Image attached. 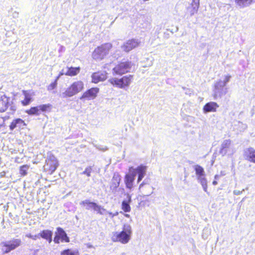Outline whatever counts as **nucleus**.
<instances>
[{
	"label": "nucleus",
	"instance_id": "obj_33",
	"mask_svg": "<svg viewBox=\"0 0 255 255\" xmlns=\"http://www.w3.org/2000/svg\"><path fill=\"white\" fill-rule=\"evenodd\" d=\"M29 166L27 165H24L20 167L19 173L21 175L24 176L27 174V170L28 169Z\"/></svg>",
	"mask_w": 255,
	"mask_h": 255
},
{
	"label": "nucleus",
	"instance_id": "obj_31",
	"mask_svg": "<svg viewBox=\"0 0 255 255\" xmlns=\"http://www.w3.org/2000/svg\"><path fill=\"white\" fill-rule=\"evenodd\" d=\"M26 113L29 115H39L40 114L38 106L31 108L29 110L26 111Z\"/></svg>",
	"mask_w": 255,
	"mask_h": 255
},
{
	"label": "nucleus",
	"instance_id": "obj_27",
	"mask_svg": "<svg viewBox=\"0 0 255 255\" xmlns=\"http://www.w3.org/2000/svg\"><path fill=\"white\" fill-rule=\"evenodd\" d=\"M197 180L199 183L202 185L203 190L205 192H207V181L205 176H199Z\"/></svg>",
	"mask_w": 255,
	"mask_h": 255
},
{
	"label": "nucleus",
	"instance_id": "obj_2",
	"mask_svg": "<svg viewBox=\"0 0 255 255\" xmlns=\"http://www.w3.org/2000/svg\"><path fill=\"white\" fill-rule=\"evenodd\" d=\"M84 83L81 81L73 82L64 92H62L60 96L62 98L71 97L82 91L84 89Z\"/></svg>",
	"mask_w": 255,
	"mask_h": 255
},
{
	"label": "nucleus",
	"instance_id": "obj_5",
	"mask_svg": "<svg viewBox=\"0 0 255 255\" xmlns=\"http://www.w3.org/2000/svg\"><path fill=\"white\" fill-rule=\"evenodd\" d=\"M132 80V76H124L121 79L111 78L109 80V82L114 86H116L120 88H124L126 86H128L130 84Z\"/></svg>",
	"mask_w": 255,
	"mask_h": 255
},
{
	"label": "nucleus",
	"instance_id": "obj_1",
	"mask_svg": "<svg viewBox=\"0 0 255 255\" xmlns=\"http://www.w3.org/2000/svg\"><path fill=\"white\" fill-rule=\"evenodd\" d=\"M131 232V226L128 224H125L122 232L114 233L112 237V240L114 242H119L124 244H127L130 239Z\"/></svg>",
	"mask_w": 255,
	"mask_h": 255
},
{
	"label": "nucleus",
	"instance_id": "obj_51",
	"mask_svg": "<svg viewBox=\"0 0 255 255\" xmlns=\"http://www.w3.org/2000/svg\"><path fill=\"white\" fill-rule=\"evenodd\" d=\"M214 178H215V179L217 180V179H219V176L218 175H216L215 176V177H214Z\"/></svg>",
	"mask_w": 255,
	"mask_h": 255
},
{
	"label": "nucleus",
	"instance_id": "obj_36",
	"mask_svg": "<svg viewBox=\"0 0 255 255\" xmlns=\"http://www.w3.org/2000/svg\"><path fill=\"white\" fill-rule=\"evenodd\" d=\"M93 209L94 210V211L97 212L98 213H99L101 215L103 214V213L102 212V210H103V211L105 210L101 206H99V205H97V204H96V205Z\"/></svg>",
	"mask_w": 255,
	"mask_h": 255
},
{
	"label": "nucleus",
	"instance_id": "obj_43",
	"mask_svg": "<svg viewBox=\"0 0 255 255\" xmlns=\"http://www.w3.org/2000/svg\"><path fill=\"white\" fill-rule=\"evenodd\" d=\"M244 191V189H243L242 191H240V190H235L234 191V194L235 195H240L243 191Z\"/></svg>",
	"mask_w": 255,
	"mask_h": 255
},
{
	"label": "nucleus",
	"instance_id": "obj_29",
	"mask_svg": "<svg viewBox=\"0 0 255 255\" xmlns=\"http://www.w3.org/2000/svg\"><path fill=\"white\" fill-rule=\"evenodd\" d=\"M23 94L25 97L24 100L22 101V104L24 106L28 105L31 100L30 95L26 91H23Z\"/></svg>",
	"mask_w": 255,
	"mask_h": 255
},
{
	"label": "nucleus",
	"instance_id": "obj_48",
	"mask_svg": "<svg viewBox=\"0 0 255 255\" xmlns=\"http://www.w3.org/2000/svg\"><path fill=\"white\" fill-rule=\"evenodd\" d=\"M38 250H35L32 254V255H37Z\"/></svg>",
	"mask_w": 255,
	"mask_h": 255
},
{
	"label": "nucleus",
	"instance_id": "obj_39",
	"mask_svg": "<svg viewBox=\"0 0 255 255\" xmlns=\"http://www.w3.org/2000/svg\"><path fill=\"white\" fill-rule=\"evenodd\" d=\"M59 76H58L55 80V81L53 83H52L49 86L48 89L52 90L55 88L57 86V80L59 79Z\"/></svg>",
	"mask_w": 255,
	"mask_h": 255
},
{
	"label": "nucleus",
	"instance_id": "obj_4",
	"mask_svg": "<svg viewBox=\"0 0 255 255\" xmlns=\"http://www.w3.org/2000/svg\"><path fill=\"white\" fill-rule=\"evenodd\" d=\"M235 152V149L234 146L232 144V141L230 139L224 140L221 145L219 153L225 156L228 155L232 156Z\"/></svg>",
	"mask_w": 255,
	"mask_h": 255
},
{
	"label": "nucleus",
	"instance_id": "obj_9",
	"mask_svg": "<svg viewBox=\"0 0 255 255\" xmlns=\"http://www.w3.org/2000/svg\"><path fill=\"white\" fill-rule=\"evenodd\" d=\"M99 92V89L98 88H92L84 92L80 98V99L81 100H93L97 97V95Z\"/></svg>",
	"mask_w": 255,
	"mask_h": 255
},
{
	"label": "nucleus",
	"instance_id": "obj_37",
	"mask_svg": "<svg viewBox=\"0 0 255 255\" xmlns=\"http://www.w3.org/2000/svg\"><path fill=\"white\" fill-rule=\"evenodd\" d=\"M92 171V168L91 166L87 167L85 170L83 172V174H86L87 176L90 177L91 176V173Z\"/></svg>",
	"mask_w": 255,
	"mask_h": 255
},
{
	"label": "nucleus",
	"instance_id": "obj_47",
	"mask_svg": "<svg viewBox=\"0 0 255 255\" xmlns=\"http://www.w3.org/2000/svg\"><path fill=\"white\" fill-rule=\"evenodd\" d=\"M109 214L112 216V217H114L118 215V213L117 212L116 214H113L111 212H109Z\"/></svg>",
	"mask_w": 255,
	"mask_h": 255
},
{
	"label": "nucleus",
	"instance_id": "obj_53",
	"mask_svg": "<svg viewBox=\"0 0 255 255\" xmlns=\"http://www.w3.org/2000/svg\"><path fill=\"white\" fill-rule=\"evenodd\" d=\"M255 2V0H253V2Z\"/></svg>",
	"mask_w": 255,
	"mask_h": 255
},
{
	"label": "nucleus",
	"instance_id": "obj_23",
	"mask_svg": "<svg viewBox=\"0 0 255 255\" xmlns=\"http://www.w3.org/2000/svg\"><path fill=\"white\" fill-rule=\"evenodd\" d=\"M8 99L3 96L0 99V111L1 112H4L8 107Z\"/></svg>",
	"mask_w": 255,
	"mask_h": 255
},
{
	"label": "nucleus",
	"instance_id": "obj_41",
	"mask_svg": "<svg viewBox=\"0 0 255 255\" xmlns=\"http://www.w3.org/2000/svg\"><path fill=\"white\" fill-rule=\"evenodd\" d=\"M120 187H115L113 188L112 187H110V190L112 193L114 194V195L116 193V191H117V189H118Z\"/></svg>",
	"mask_w": 255,
	"mask_h": 255
},
{
	"label": "nucleus",
	"instance_id": "obj_30",
	"mask_svg": "<svg viewBox=\"0 0 255 255\" xmlns=\"http://www.w3.org/2000/svg\"><path fill=\"white\" fill-rule=\"evenodd\" d=\"M96 204V203L90 202L88 200H85L84 201H82L80 203V205H87V207L86 208L87 210H89L91 208L94 209Z\"/></svg>",
	"mask_w": 255,
	"mask_h": 255
},
{
	"label": "nucleus",
	"instance_id": "obj_19",
	"mask_svg": "<svg viewBox=\"0 0 255 255\" xmlns=\"http://www.w3.org/2000/svg\"><path fill=\"white\" fill-rule=\"evenodd\" d=\"M231 78V76L228 75L224 76V78L223 80H219L215 83L214 86H216L217 88H225V87L226 84L230 81V79Z\"/></svg>",
	"mask_w": 255,
	"mask_h": 255
},
{
	"label": "nucleus",
	"instance_id": "obj_38",
	"mask_svg": "<svg viewBox=\"0 0 255 255\" xmlns=\"http://www.w3.org/2000/svg\"><path fill=\"white\" fill-rule=\"evenodd\" d=\"M27 238H31L34 240H36L37 239H39V234L35 235H32L31 234H27L25 235Z\"/></svg>",
	"mask_w": 255,
	"mask_h": 255
},
{
	"label": "nucleus",
	"instance_id": "obj_17",
	"mask_svg": "<svg viewBox=\"0 0 255 255\" xmlns=\"http://www.w3.org/2000/svg\"><path fill=\"white\" fill-rule=\"evenodd\" d=\"M25 125L24 121L21 119H16L12 121L9 126V128L11 130H13L15 128H23Z\"/></svg>",
	"mask_w": 255,
	"mask_h": 255
},
{
	"label": "nucleus",
	"instance_id": "obj_21",
	"mask_svg": "<svg viewBox=\"0 0 255 255\" xmlns=\"http://www.w3.org/2000/svg\"><path fill=\"white\" fill-rule=\"evenodd\" d=\"M245 153L249 160L255 163V149L249 148L245 150Z\"/></svg>",
	"mask_w": 255,
	"mask_h": 255
},
{
	"label": "nucleus",
	"instance_id": "obj_45",
	"mask_svg": "<svg viewBox=\"0 0 255 255\" xmlns=\"http://www.w3.org/2000/svg\"><path fill=\"white\" fill-rule=\"evenodd\" d=\"M5 172L3 171L0 173V177H3L5 176Z\"/></svg>",
	"mask_w": 255,
	"mask_h": 255
},
{
	"label": "nucleus",
	"instance_id": "obj_15",
	"mask_svg": "<svg viewBox=\"0 0 255 255\" xmlns=\"http://www.w3.org/2000/svg\"><path fill=\"white\" fill-rule=\"evenodd\" d=\"M219 107L218 105L213 102H211L207 103L203 107V112L204 113L209 112H215L216 109Z\"/></svg>",
	"mask_w": 255,
	"mask_h": 255
},
{
	"label": "nucleus",
	"instance_id": "obj_18",
	"mask_svg": "<svg viewBox=\"0 0 255 255\" xmlns=\"http://www.w3.org/2000/svg\"><path fill=\"white\" fill-rule=\"evenodd\" d=\"M121 180V176L118 173H115L110 183V187H112L113 188L119 187Z\"/></svg>",
	"mask_w": 255,
	"mask_h": 255
},
{
	"label": "nucleus",
	"instance_id": "obj_14",
	"mask_svg": "<svg viewBox=\"0 0 255 255\" xmlns=\"http://www.w3.org/2000/svg\"><path fill=\"white\" fill-rule=\"evenodd\" d=\"M146 166L142 165H139L135 168H133L134 171L135 172L136 175L138 174L137 182L139 183L144 177L146 171Z\"/></svg>",
	"mask_w": 255,
	"mask_h": 255
},
{
	"label": "nucleus",
	"instance_id": "obj_52",
	"mask_svg": "<svg viewBox=\"0 0 255 255\" xmlns=\"http://www.w3.org/2000/svg\"><path fill=\"white\" fill-rule=\"evenodd\" d=\"M126 217H128V216H129V215H126Z\"/></svg>",
	"mask_w": 255,
	"mask_h": 255
},
{
	"label": "nucleus",
	"instance_id": "obj_26",
	"mask_svg": "<svg viewBox=\"0 0 255 255\" xmlns=\"http://www.w3.org/2000/svg\"><path fill=\"white\" fill-rule=\"evenodd\" d=\"M194 169L196 172V174L197 176V178L199 176H205V173L204 171V169L203 168L199 165H196L194 166Z\"/></svg>",
	"mask_w": 255,
	"mask_h": 255
},
{
	"label": "nucleus",
	"instance_id": "obj_50",
	"mask_svg": "<svg viewBox=\"0 0 255 255\" xmlns=\"http://www.w3.org/2000/svg\"><path fill=\"white\" fill-rule=\"evenodd\" d=\"M218 184V182L217 181L215 180L213 182V184L214 185H216Z\"/></svg>",
	"mask_w": 255,
	"mask_h": 255
},
{
	"label": "nucleus",
	"instance_id": "obj_16",
	"mask_svg": "<svg viewBox=\"0 0 255 255\" xmlns=\"http://www.w3.org/2000/svg\"><path fill=\"white\" fill-rule=\"evenodd\" d=\"M227 92V88H217L216 86H214V97L215 99H217L218 97L221 98L223 96L225 95Z\"/></svg>",
	"mask_w": 255,
	"mask_h": 255
},
{
	"label": "nucleus",
	"instance_id": "obj_44",
	"mask_svg": "<svg viewBox=\"0 0 255 255\" xmlns=\"http://www.w3.org/2000/svg\"><path fill=\"white\" fill-rule=\"evenodd\" d=\"M186 91L185 92V94H191L192 91L190 89H186Z\"/></svg>",
	"mask_w": 255,
	"mask_h": 255
},
{
	"label": "nucleus",
	"instance_id": "obj_24",
	"mask_svg": "<svg viewBox=\"0 0 255 255\" xmlns=\"http://www.w3.org/2000/svg\"><path fill=\"white\" fill-rule=\"evenodd\" d=\"M80 71V68L71 67L68 68L67 72L65 73L66 75L70 76H74L77 75Z\"/></svg>",
	"mask_w": 255,
	"mask_h": 255
},
{
	"label": "nucleus",
	"instance_id": "obj_8",
	"mask_svg": "<svg viewBox=\"0 0 255 255\" xmlns=\"http://www.w3.org/2000/svg\"><path fill=\"white\" fill-rule=\"evenodd\" d=\"M58 165L56 158L53 155H50L46 160L45 165L47 169L52 173L57 168Z\"/></svg>",
	"mask_w": 255,
	"mask_h": 255
},
{
	"label": "nucleus",
	"instance_id": "obj_7",
	"mask_svg": "<svg viewBox=\"0 0 255 255\" xmlns=\"http://www.w3.org/2000/svg\"><path fill=\"white\" fill-rule=\"evenodd\" d=\"M131 66L130 62H121L113 68L114 72L117 75H122L128 72Z\"/></svg>",
	"mask_w": 255,
	"mask_h": 255
},
{
	"label": "nucleus",
	"instance_id": "obj_42",
	"mask_svg": "<svg viewBox=\"0 0 255 255\" xmlns=\"http://www.w3.org/2000/svg\"><path fill=\"white\" fill-rule=\"evenodd\" d=\"M95 147H96L97 149H99V150H102V151H105V150H106L107 149V147H104V148H103V147H102V146H101V145H95Z\"/></svg>",
	"mask_w": 255,
	"mask_h": 255
},
{
	"label": "nucleus",
	"instance_id": "obj_11",
	"mask_svg": "<svg viewBox=\"0 0 255 255\" xmlns=\"http://www.w3.org/2000/svg\"><path fill=\"white\" fill-rule=\"evenodd\" d=\"M140 43V41L138 39H132L126 42L122 48L124 51L129 52L132 49L138 47Z\"/></svg>",
	"mask_w": 255,
	"mask_h": 255
},
{
	"label": "nucleus",
	"instance_id": "obj_20",
	"mask_svg": "<svg viewBox=\"0 0 255 255\" xmlns=\"http://www.w3.org/2000/svg\"><path fill=\"white\" fill-rule=\"evenodd\" d=\"M127 199L128 200H125L122 202V209L125 212H129L130 211V207L129 206V203L131 201V196L127 194Z\"/></svg>",
	"mask_w": 255,
	"mask_h": 255
},
{
	"label": "nucleus",
	"instance_id": "obj_22",
	"mask_svg": "<svg viewBox=\"0 0 255 255\" xmlns=\"http://www.w3.org/2000/svg\"><path fill=\"white\" fill-rule=\"evenodd\" d=\"M57 231L58 235L59 236L60 239H61L62 242L64 241L66 243L70 242L69 237L67 236V234L62 228L58 227L57 228Z\"/></svg>",
	"mask_w": 255,
	"mask_h": 255
},
{
	"label": "nucleus",
	"instance_id": "obj_35",
	"mask_svg": "<svg viewBox=\"0 0 255 255\" xmlns=\"http://www.w3.org/2000/svg\"><path fill=\"white\" fill-rule=\"evenodd\" d=\"M50 106L51 105L50 104L40 105L38 106L39 111L40 112V111H41L42 112H45L50 108Z\"/></svg>",
	"mask_w": 255,
	"mask_h": 255
},
{
	"label": "nucleus",
	"instance_id": "obj_40",
	"mask_svg": "<svg viewBox=\"0 0 255 255\" xmlns=\"http://www.w3.org/2000/svg\"><path fill=\"white\" fill-rule=\"evenodd\" d=\"M60 239V238L58 235V234H57L54 238V243L56 244H59Z\"/></svg>",
	"mask_w": 255,
	"mask_h": 255
},
{
	"label": "nucleus",
	"instance_id": "obj_3",
	"mask_svg": "<svg viewBox=\"0 0 255 255\" xmlns=\"http://www.w3.org/2000/svg\"><path fill=\"white\" fill-rule=\"evenodd\" d=\"M112 47V44L110 43H107L102 45L96 48L92 53L93 59L96 60L100 61L109 53L110 50Z\"/></svg>",
	"mask_w": 255,
	"mask_h": 255
},
{
	"label": "nucleus",
	"instance_id": "obj_49",
	"mask_svg": "<svg viewBox=\"0 0 255 255\" xmlns=\"http://www.w3.org/2000/svg\"><path fill=\"white\" fill-rule=\"evenodd\" d=\"M145 184L144 181H143L142 183H141L139 185V189L141 188V187Z\"/></svg>",
	"mask_w": 255,
	"mask_h": 255
},
{
	"label": "nucleus",
	"instance_id": "obj_46",
	"mask_svg": "<svg viewBox=\"0 0 255 255\" xmlns=\"http://www.w3.org/2000/svg\"><path fill=\"white\" fill-rule=\"evenodd\" d=\"M52 236H50V237L46 239L48 241L49 243H51L52 241Z\"/></svg>",
	"mask_w": 255,
	"mask_h": 255
},
{
	"label": "nucleus",
	"instance_id": "obj_10",
	"mask_svg": "<svg viewBox=\"0 0 255 255\" xmlns=\"http://www.w3.org/2000/svg\"><path fill=\"white\" fill-rule=\"evenodd\" d=\"M133 170V167H131L129 169V173L125 176V184L127 188L131 189L133 187V182L135 179L136 173Z\"/></svg>",
	"mask_w": 255,
	"mask_h": 255
},
{
	"label": "nucleus",
	"instance_id": "obj_34",
	"mask_svg": "<svg viewBox=\"0 0 255 255\" xmlns=\"http://www.w3.org/2000/svg\"><path fill=\"white\" fill-rule=\"evenodd\" d=\"M125 193V189L123 188H119L116 191V193L114 195L115 197H121Z\"/></svg>",
	"mask_w": 255,
	"mask_h": 255
},
{
	"label": "nucleus",
	"instance_id": "obj_28",
	"mask_svg": "<svg viewBox=\"0 0 255 255\" xmlns=\"http://www.w3.org/2000/svg\"><path fill=\"white\" fill-rule=\"evenodd\" d=\"M53 233L48 230H43L41 233H39V238L40 237L44 239H47L50 236H52Z\"/></svg>",
	"mask_w": 255,
	"mask_h": 255
},
{
	"label": "nucleus",
	"instance_id": "obj_32",
	"mask_svg": "<svg viewBox=\"0 0 255 255\" xmlns=\"http://www.w3.org/2000/svg\"><path fill=\"white\" fill-rule=\"evenodd\" d=\"M61 255H79L78 253L72 251L69 249L64 250L61 253Z\"/></svg>",
	"mask_w": 255,
	"mask_h": 255
},
{
	"label": "nucleus",
	"instance_id": "obj_12",
	"mask_svg": "<svg viewBox=\"0 0 255 255\" xmlns=\"http://www.w3.org/2000/svg\"><path fill=\"white\" fill-rule=\"evenodd\" d=\"M107 78V73L105 72H95L92 75V82L94 83H98L100 81H104Z\"/></svg>",
	"mask_w": 255,
	"mask_h": 255
},
{
	"label": "nucleus",
	"instance_id": "obj_13",
	"mask_svg": "<svg viewBox=\"0 0 255 255\" xmlns=\"http://www.w3.org/2000/svg\"><path fill=\"white\" fill-rule=\"evenodd\" d=\"M199 5L200 0H192L190 5L187 7V10L190 13L191 16L197 12Z\"/></svg>",
	"mask_w": 255,
	"mask_h": 255
},
{
	"label": "nucleus",
	"instance_id": "obj_25",
	"mask_svg": "<svg viewBox=\"0 0 255 255\" xmlns=\"http://www.w3.org/2000/svg\"><path fill=\"white\" fill-rule=\"evenodd\" d=\"M236 2L240 7H244L253 3V0H236Z\"/></svg>",
	"mask_w": 255,
	"mask_h": 255
},
{
	"label": "nucleus",
	"instance_id": "obj_6",
	"mask_svg": "<svg viewBox=\"0 0 255 255\" xmlns=\"http://www.w3.org/2000/svg\"><path fill=\"white\" fill-rule=\"evenodd\" d=\"M21 243L20 239H13L12 240L1 243L2 251L4 253H8L19 247Z\"/></svg>",
	"mask_w": 255,
	"mask_h": 255
}]
</instances>
